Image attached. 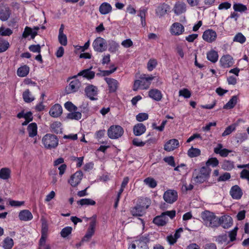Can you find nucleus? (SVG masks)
<instances>
[{
	"label": "nucleus",
	"instance_id": "f257e3e1",
	"mask_svg": "<svg viewBox=\"0 0 249 249\" xmlns=\"http://www.w3.org/2000/svg\"><path fill=\"white\" fill-rule=\"evenodd\" d=\"M155 76L151 74H143L141 75L139 79L134 81L133 89L137 91L139 89L146 90L150 88L151 82Z\"/></svg>",
	"mask_w": 249,
	"mask_h": 249
},
{
	"label": "nucleus",
	"instance_id": "f03ea898",
	"mask_svg": "<svg viewBox=\"0 0 249 249\" xmlns=\"http://www.w3.org/2000/svg\"><path fill=\"white\" fill-rule=\"evenodd\" d=\"M57 137L52 134H47L42 139V143L46 149H52L55 148L58 144Z\"/></svg>",
	"mask_w": 249,
	"mask_h": 249
},
{
	"label": "nucleus",
	"instance_id": "7ed1b4c3",
	"mask_svg": "<svg viewBox=\"0 0 249 249\" xmlns=\"http://www.w3.org/2000/svg\"><path fill=\"white\" fill-rule=\"evenodd\" d=\"M123 128L119 125H112L107 130V136L111 139H118L124 134Z\"/></svg>",
	"mask_w": 249,
	"mask_h": 249
},
{
	"label": "nucleus",
	"instance_id": "20e7f679",
	"mask_svg": "<svg viewBox=\"0 0 249 249\" xmlns=\"http://www.w3.org/2000/svg\"><path fill=\"white\" fill-rule=\"evenodd\" d=\"M217 217L215 214L208 211L203 212V222L204 224L210 227H216V221Z\"/></svg>",
	"mask_w": 249,
	"mask_h": 249
},
{
	"label": "nucleus",
	"instance_id": "39448f33",
	"mask_svg": "<svg viewBox=\"0 0 249 249\" xmlns=\"http://www.w3.org/2000/svg\"><path fill=\"white\" fill-rule=\"evenodd\" d=\"M76 76L69 78L71 80L68 86L65 88V92L67 94H70L77 91L81 86V82L76 78Z\"/></svg>",
	"mask_w": 249,
	"mask_h": 249
},
{
	"label": "nucleus",
	"instance_id": "423d86ee",
	"mask_svg": "<svg viewBox=\"0 0 249 249\" xmlns=\"http://www.w3.org/2000/svg\"><path fill=\"white\" fill-rule=\"evenodd\" d=\"M216 227L221 226L224 229H228L230 228L233 224V220L232 217L227 214L223 215L217 217L216 221Z\"/></svg>",
	"mask_w": 249,
	"mask_h": 249
},
{
	"label": "nucleus",
	"instance_id": "0eeeda50",
	"mask_svg": "<svg viewBox=\"0 0 249 249\" xmlns=\"http://www.w3.org/2000/svg\"><path fill=\"white\" fill-rule=\"evenodd\" d=\"M219 161L216 158H211L206 162V167L203 166V176L208 177L211 172V169L209 166L215 167L218 166Z\"/></svg>",
	"mask_w": 249,
	"mask_h": 249
},
{
	"label": "nucleus",
	"instance_id": "6e6552de",
	"mask_svg": "<svg viewBox=\"0 0 249 249\" xmlns=\"http://www.w3.org/2000/svg\"><path fill=\"white\" fill-rule=\"evenodd\" d=\"M104 80L107 85L108 93L116 92L119 88V82L117 80L110 77H105Z\"/></svg>",
	"mask_w": 249,
	"mask_h": 249
},
{
	"label": "nucleus",
	"instance_id": "1a4fd4ad",
	"mask_svg": "<svg viewBox=\"0 0 249 249\" xmlns=\"http://www.w3.org/2000/svg\"><path fill=\"white\" fill-rule=\"evenodd\" d=\"M178 195L176 191L174 190H168L163 195V199L168 203L172 204L178 199Z\"/></svg>",
	"mask_w": 249,
	"mask_h": 249
},
{
	"label": "nucleus",
	"instance_id": "9d476101",
	"mask_svg": "<svg viewBox=\"0 0 249 249\" xmlns=\"http://www.w3.org/2000/svg\"><path fill=\"white\" fill-rule=\"evenodd\" d=\"M93 47L95 51L102 52L106 50L107 42L102 37H97L93 43Z\"/></svg>",
	"mask_w": 249,
	"mask_h": 249
},
{
	"label": "nucleus",
	"instance_id": "9b49d317",
	"mask_svg": "<svg viewBox=\"0 0 249 249\" xmlns=\"http://www.w3.org/2000/svg\"><path fill=\"white\" fill-rule=\"evenodd\" d=\"M83 176V174L82 172L81 171H78L71 176L68 182L71 186L75 187L81 182Z\"/></svg>",
	"mask_w": 249,
	"mask_h": 249
},
{
	"label": "nucleus",
	"instance_id": "f8f14e48",
	"mask_svg": "<svg viewBox=\"0 0 249 249\" xmlns=\"http://www.w3.org/2000/svg\"><path fill=\"white\" fill-rule=\"evenodd\" d=\"M85 92L86 95L91 100H96V97L98 94L97 88L93 85H88L85 89Z\"/></svg>",
	"mask_w": 249,
	"mask_h": 249
},
{
	"label": "nucleus",
	"instance_id": "ddd939ff",
	"mask_svg": "<svg viewBox=\"0 0 249 249\" xmlns=\"http://www.w3.org/2000/svg\"><path fill=\"white\" fill-rule=\"evenodd\" d=\"M221 66L224 68H228L233 66L234 60L230 54L223 55L220 59Z\"/></svg>",
	"mask_w": 249,
	"mask_h": 249
},
{
	"label": "nucleus",
	"instance_id": "4468645a",
	"mask_svg": "<svg viewBox=\"0 0 249 249\" xmlns=\"http://www.w3.org/2000/svg\"><path fill=\"white\" fill-rule=\"evenodd\" d=\"M184 31V26L179 22H175L171 26L170 31L174 36L181 35Z\"/></svg>",
	"mask_w": 249,
	"mask_h": 249
},
{
	"label": "nucleus",
	"instance_id": "2eb2a0df",
	"mask_svg": "<svg viewBox=\"0 0 249 249\" xmlns=\"http://www.w3.org/2000/svg\"><path fill=\"white\" fill-rule=\"evenodd\" d=\"M216 37V32L212 29H208L203 32V39L209 43L215 41Z\"/></svg>",
	"mask_w": 249,
	"mask_h": 249
},
{
	"label": "nucleus",
	"instance_id": "dca6fc26",
	"mask_svg": "<svg viewBox=\"0 0 249 249\" xmlns=\"http://www.w3.org/2000/svg\"><path fill=\"white\" fill-rule=\"evenodd\" d=\"M95 226L96 221L95 220L90 222L87 233L83 239V241H88L91 238L95 232Z\"/></svg>",
	"mask_w": 249,
	"mask_h": 249
},
{
	"label": "nucleus",
	"instance_id": "f3484780",
	"mask_svg": "<svg viewBox=\"0 0 249 249\" xmlns=\"http://www.w3.org/2000/svg\"><path fill=\"white\" fill-rule=\"evenodd\" d=\"M63 109L60 105L55 104L50 109L49 114L53 117L57 118L61 115Z\"/></svg>",
	"mask_w": 249,
	"mask_h": 249
},
{
	"label": "nucleus",
	"instance_id": "a211bd4d",
	"mask_svg": "<svg viewBox=\"0 0 249 249\" xmlns=\"http://www.w3.org/2000/svg\"><path fill=\"white\" fill-rule=\"evenodd\" d=\"M179 146V142L178 140L173 139L167 141L164 146V149L168 152L173 151Z\"/></svg>",
	"mask_w": 249,
	"mask_h": 249
},
{
	"label": "nucleus",
	"instance_id": "6ab92c4d",
	"mask_svg": "<svg viewBox=\"0 0 249 249\" xmlns=\"http://www.w3.org/2000/svg\"><path fill=\"white\" fill-rule=\"evenodd\" d=\"M128 249H148V248L144 241L138 239L131 243Z\"/></svg>",
	"mask_w": 249,
	"mask_h": 249
},
{
	"label": "nucleus",
	"instance_id": "aec40b11",
	"mask_svg": "<svg viewBox=\"0 0 249 249\" xmlns=\"http://www.w3.org/2000/svg\"><path fill=\"white\" fill-rule=\"evenodd\" d=\"M10 15L11 11L9 7L0 5V19L6 21L9 18Z\"/></svg>",
	"mask_w": 249,
	"mask_h": 249
},
{
	"label": "nucleus",
	"instance_id": "412c9836",
	"mask_svg": "<svg viewBox=\"0 0 249 249\" xmlns=\"http://www.w3.org/2000/svg\"><path fill=\"white\" fill-rule=\"evenodd\" d=\"M230 194L233 199H239L243 195L241 189L238 185L233 186L230 191Z\"/></svg>",
	"mask_w": 249,
	"mask_h": 249
},
{
	"label": "nucleus",
	"instance_id": "4be33fe9",
	"mask_svg": "<svg viewBox=\"0 0 249 249\" xmlns=\"http://www.w3.org/2000/svg\"><path fill=\"white\" fill-rule=\"evenodd\" d=\"M148 96L149 97L156 101H160L162 98L161 92L156 89H151L148 91Z\"/></svg>",
	"mask_w": 249,
	"mask_h": 249
},
{
	"label": "nucleus",
	"instance_id": "5701e85b",
	"mask_svg": "<svg viewBox=\"0 0 249 249\" xmlns=\"http://www.w3.org/2000/svg\"><path fill=\"white\" fill-rule=\"evenodd\" d=\"M222 144H218L217 146L214 148V152L216 154H219L222 157H226L231 152V151L226 148L222 149Z\"/></svg>",
	"mask_w": 249,
	"mask_h": 249
},
{
	"label": "nucleus",
	"instance_id": "b1692460",
	"mask_svg": "<svg viewBox=\"0 0 249 249\" xmlns=\"http://www.w3.org/2000/svg\"><path fill=\"white\" fill-rule=\"evenodd\" d=\"M173 10L177 15H180L186 11V4L182 1H178L175 4Z\"/></svg>",
	"mask_w": 249,
	"mask_h": 249
},
{
	"label": "nucleus",
	"instance_id": "393cba45",
	"mask_svg": "<svg viewBox=\"0 0 249 249\" xmlns=\"http://www.w3.org/2000/svg\"><path fill=\"white\" fill-rule=\"evenodd\" d=\"M19 218L21 221H29L33 219V216L32 213L28 210L21 211L18 215Z\"/></svg>",
	"mask_w": 249,
	"mask_h": 249
},
{
	"label": "nucleus",
	"instance_id": "a878e982",
	"mask_svg": "<svg viewBox=\"0 0 249 249\" xmlns=\"http://www.w3.org/2000/svg\"><path fill=\"white\" fill-rule=\"evenodd\" d=\"M151 204V200L147 197H141L137 200V205L141 207L143 210L147 209Z\"/></svg>",
	"mask_w": 249,
	"mask_h": 249
},
{
	"label": "nucleus",
	"instance_id": "bb28decb",
	"mask_svg": "<svg viewBox=\"0 0 249 249\" xmlns=\"http://www.w3.org/2000/svg\"><path fill=\"white\" fill-rule=\"evenodd\" d=\"M145 131L146 127L142 123L137 124L134 126L133 133L135 136H140L143 134Z\"/></svg>",
	"mask_w": 249,
	"mask_h": 249
},
{
	"label": "nucleus",
	"instance_id": "cd10ccee",
	"mask_svg": "<svg viewBox=\"0 0 249 249\" xmlns=\"http://www.w3.org/2000/svg\"><path fill=\"white\" fill-rule=\"evenodd\" d=\"M167 220L166 217L162 215L161 213L160 215L156 216L154 218L153 222L158 226H163L166 224Z\"/></svg>",
	"mask_w": 249,
	"mask_h": 249
},
{
	"label": "nucleus",
	"instance_id": "c85d7f7f",
	"mask_svg": "<svg viewBox=\"0 0 249 249\" xmlns=\"http://www.w3.org/2000/svg\"><path fill=\"white\" fill-rule=\"evenodd\" d=\"M90 69L84 70L79 72L77 76H83L84 77L89 79H92L95 77V72L91 71Z\"/></svg>",
	"mask_w": 249,
	"mask_h": 249
},
{
	"label": "nucleus",
	"instance_id": "c756f323",
	"mask_svg": "<svg viewBox=\"0 0 249 249\" xmlns=\"http://www.w3.org/2000/svg\"><path fill=\"white\" fill-rule=\"evenodd\" d=\"M193 178L196 183H201L202 180V168L196 169L194 170Z\"/></svg>",
	"mask_w": 249,
	"mask_h": 249
},
{
	"label": "nucleus",
	"instance_id": "7c9ffc66",
	"mask_svg": "<svg viewBox=\"0 0 249 249\" xmlns=\"http://www.w3.org/2000/svg\"><path fill=\"white\" fill-rule=\"evenodd\" d=\"M27 129L30 137H34L37 134V126L36 123L30 124Z\"/></svg>",
	"mask_w": 249,
	"mask_h": 249
},
{
	"label": "nucleus",
	"instance_id": "2f4dec72",
	"mask_svg": "<svg viewBox=\"0 0 249 249\" xmlns=\"http://www.w3.org/2000/svg\"><path fill=\"white\" fill-rule=\"evenodd\" d=\"M131 214L134 216H142L145 213V211L141 207L136 205L131 208L130 210Z\"/></svg>",
	"mask_w": 249,
	"mask_h": 249
},
{
	"label": "nucleus",
	"instance_id": "473e14b6",
	"mask_svg": "<svg viewBox=\"0 0 249 249\" xmlns=\"http://www.w3.org/2000/svg\"><path fill=\"white\" fill-rule=\"evenodd\" d=\"M29 71L30 68L27 65H24L18 68L17 73L19 77H23L29 74Z\"/></svg>",
	"mask_w": 249,
	"mask_h": 249
},
{
	"label": "nucleus",
	"instance_id": "72a5a7b5",
	"mask_svg": "<svg viewBox=\"0 0 249 249\" xmlns=\"http://www.w3.org/2000/svg\"><path fill=\"white\" fill-rule=\"evenodd\" d=\"M112 10V7L110 4L107 2H104L99 7L100 12L103 15L107 14L110 13Z\"/></svg>",
	"mask_w": 249,
	"mask_h": 249
},
{
	"label": "nucleus",
	"instance_id": "f704fd0d",
	"mask_svg": "<svg viewBox=\"0 0 249 249\" xmlns=\"http://www.w3.org/2000/svg\"><path fill=\"white\" fill-rule=\"evenodd\" d=\"M169 8V6L165 3H162L160 5L156 11V14L160 17H162L164 15L167 11V10Z\"/></svg>",
	"mask_w": 249,
	"mask_h": 249
},
{
	"label": "nucleus",
	"instance_id": "c9c22d12",
	"mask_svg": "<svg viewBox=\"0 0 249 249\" xmlns=\"http://www.w3.org/2000/svg\"><path fill=\"white\" fill-rule=\"evenodd\" d=\"M208 59L213 63L216 62L218 59V54L216 51L211 50L207 53Z\"/></svg>",
	"mask_w": 249,
	"mask_h": 249
},
{
	"label": "nucleus",
	"instance_id": "e433bc0d",
	"mask_svg": "<svg viewBox=\"0 0 249 249\" xmlns=\"http://www.w3.org/2000/svg\"><path fill=\"white\" fill-rule=\"evenodd\" d=\"M14 244V243L13 240L11 238L7 237L3 241L2 247L4 249H11L13 248Z\"/></svg>",
	"mask_w": 249,
	"mask_h": 249
},
{
	"label": "nucleus",
	"instance_id": "4c0bfd02",
	"mask_svg": "<svg viewBox=\"0 0 249 249\" xmlns=\"http://www.w3.org/2000/svg\"><path fill=\"white\" fill-rule=\"evenodd\" d=\"M11 170L8 168H2L0 170V178L7 179L10 178Z\"/></svg>",
	"mask_w": 249,
	"mask_h": 249
},
{
	"label": "nucleus",
	"instance_id": "58836bf2",
	"mask_svg": "<svg viewBox=\"0 0 249 249\" xmlns=\"http://www.w3.org/2000/svg\"><path fill=\"white\" fill-rule=\"evenodd\" d=\"M221 167L224 170L230 171L234 168V163L233 161L225 160L222 162Z\"/></svg>",
	"mask_w": 249,
	"mask_h": 249
},
{
	"label": "nucleus",
	"instance_id": "ea45409f",
	"mask_svg": "<svg viewBox=\"0 0 249 249\" xmlns=\"http://www.w3.org/2000/svg\"><path fill=\"white\" fill-rule=\"evenodd\" d=\"M61 123L60 122L56 121L53 123L50 126L52 131L58 133L61 132Z\"/></svg>",
	"mask_w": 249,
	"mask_h": 249
},
{
	"label": "nucleus",
	"instance_id": "a19ab883",
	"mask_svg": "<svg viewBox=\"0 0 249 249\" xmlns=\"http://www.w3.org/2000/svg\"><path fill=\"white\" fill-rule=\"evenodd\" d=\"M237 98L236 96H232L229 102L224 105L223 108L224 109H231L233 108L237 103Z\"/></svg>",
	"mask_w": 249,
	"mask_h": 249
},
{
	"label": "nucleus",
	"instance_id": "79ce46f5",
	"mask_svg": "<svg viewBox=\"0 0 249 249\" xmlns=\"http://www.w3.org/2000/svg\"><path fill=\"white\" fill-rule=\"evenodd\" d=\"M144 183L151 188H155L157 185L156 180L151 177L145 178L143 180Z\"/></svg>",
	"mask_w": 249,
	"mask_h": 249
},
{
	"label": "nucleus",
	"instance_id": "37998d69",
	"mask_svg": "<svg viewBox=\"0 0 249 249\" xmlns=\"http://www.w3.org/2000/svg\"><path fill=\"white\" fill-rule=\"evenodd\" d=\"M82 117V114L78 111H72L67 114V118L68 119L78 120Z\"/></svg>",
	"mask_w": 249,
	"mask_h": 249
},
{
	"label": "nucleus",
	"instance_id": "c03bdc74",
	"mask_svg": "<svg viewBox=\"0 0 249 249\" xmlns=\"http://www.w3.org/2000/svg\"><path fill=\"white\" fill-rule=\"evenodd\" d=\"M187 154L190 158L196 157L200 155L201 151L199 149L192 147L188 150Z\"/></svg>",
	"mask_w": 249,
	"mask_h": 249
},
{
	"label": "nucleus",
	"instance_id": "a18cd8bd",
	"mask_svg": "<svg viewBox=\"0 0 249 249\" xmlns=\"http://www.w3.org/2000/svg\"><path fill=\"white\" fill-rule=\"evenodd\" d=\"M77 204L81 206L83 205H95L96 202L94 200L90 198H84L77 201Z\"/></svg>",
	"mask_w": 249,
	"mask_h": 249
},
{
	"label": "nucleus",
	"instance_id": "49530a36",
	"mask_svg": "<svg viewBox=\"0 0 249 249\" xmlns=\"http://www.w3.org/2000/svg\"><path fill=\"white\" fill-rule=\"evenodd\" d=\"M157 65V60L155 58H151L149 60L147 64V70L149 71H151L156 67Z\"/></svg>",
	"mask_w": 249,
	"mask_h": 249
},
{
	"label": "nucleus",
	"instance_id": "de8ad7c7",
	"mask_svg": "<svg viewBox=\"0 0 249 249\" xmlns=\"http://www.w3.org/2000/svg\"><path fill=\"white\" fill-rule=\"evenodd\" d=\"M233 8L235 12H239L240 13L244 12L247 10V6L240 3H234Z\"/></svg>",
	"mask_w": 249,
	"mask_h": 249
},
{
	"label": "nucleus",
	"instance_id": "09e8293b",
	"mask_svg": "<svg viewBox=\"0 0 249 249\" xmlns=\"http://www.w3.org/2000/svg\"><path fill=\"white\" fill-rule=\"evenodd\" d=\"M236 129V125L235 124H232L228 126L225 130V131L222 134L223 137L227 136L231 134Z\"/></svg>",
	"mask_w": 249,
	"mask_h": 249
},
{
	"label": "nucleus",
	"instance_id": "8fccbe9b",
	"mask_svg": "<svg viewBox=\"0 0 249 249\" xmlns=\"http://www.w3.org/2000/svg\"><path fill=\"white\" fill-rule=\"evenodd\" d=\"M23 98L24 101L27 103H30L34 100V98L31 97V95L29 89L26 90L23 92Z\"/></svg>",
	"mask_w": 249,
	"mask_h": 249
},
{
	"label": "nucleus",
	"instance_id": "3c124183",
	"mask_svg": "<svg viewBox=\"0 0 249 249\" xmlns=\"http://www.w3.org/2000/svg\"><path fill=\"white\" fill-rule=\"evenodd\" d=\"M246 40L245 36L241 33L237 34L234 37L233 41L239 42L241 44L244 43Z\"/></svg>",
	"mask_w": 249,
	"mask_h": 249
},
{
	"label": "nucleus",
	"instance_id": "603ef678",
	"mask_svg": "<svg viewBox=\"0 0 249 249\" xmlns=\"http://www.w3.org/2000/svg\"><path fill=\"white\" fill-rule=\"evenodd\" d=\"M9 43L7 41H0V53L6 51L9 47Z\"/></svg>",
	"mask_w": 249,
	"mask_h": 249
},
{
	"label": "nucleus",
	"instance_id": "864d4df0",
	"mask_svg": "<svg viewBox=\"0 0 249 249\" xmlns=\"http://www.w3.org/2000/svg\"><path fill=\"white\" fill-rule=\"evenodd\" d=\"M72 228L71 227H67L63 228L61 232V236L64 238L67 237L71 233Z\"/></svg>",
	"mask_w": 249,
	"mask_h": 249
},
{
	"label": "nucleus",
	"instance_id": "5fc2aeb1",
	"mask_svg": "<svg viewBox=\"0 0 249 249\" xmlns=\"http://www.w3.org/2000/svg\"><path fill=\"white\" fill-rule=\"evenodd\" d=\"M179 96H181L185 98H189L191 96V91L187 89H183L179 91Z\"/></svg>",
	"mask_w": 249,
	"mask_h": 249
},
{
	"label": "nucleus",
	"instance_id": "6e6d98bb",
	"mask_svg": "<svg viewBox=\"0 0 249 249\" xmlns=\"http://www.w3.org/2000/svg\"><path fill=\"white\" fill-rule=\"evenodd\" d=\"M146 10L145 9H140L139 11V16L141 18L142 24L143 26L146 25L145 22V16H146Z\"/></svg>",
	"mask_w": 249,
	"mask_h": 249
},
{
	"label": "nucleus",
	"instance_id": "4d7b16f0",
	"mask_svg": "<svg viewBox=\"0 0 249 249\" xmlns=\"http://www.w3.org/2000/svg\"><path fill=\"white\" fill-rule=\"evenodd\" d=\"M65 107L70 112L76 111L77 107L71 102H67L64 105Z\"/></svg>",
	"mask_w": 249,
	"mask_h": 249
},
{
	"label": "nucleus",
	"instance_id": "13d9d810",
	"mask_svg": "<svg viewBox=\"0 0 249 249\" xmlns=\"http://www.w3.org/2000/svg\"><path fill=\"white\" fill-rule=\"evenodd\" d=\"M48 227L47 222L45 220L42 221L41 226V235L48 236Z\"/></svg>",
	"mask_w": 249,
	"mask_h": 249
},
{
	"label": "nucleus",
	"instance_id": "bf43d9fd",
	"mask_svg": "<svg viewBox=\"0 0 249 249\" xmlns=\"http://www.w3.org/2000/svg\"><path fill=\"white\" fill-rule=\"evenodd\" d=\"M231 178V176L230 173L225 172L223 174L221 175L219 177L217 178V181H225L230 179Z\"/></svg>",
	"mask_w": 249,
	"mask_h": 249
},
{
	"label": "nucleus",
	"instance_id": "052dcab7",
	"mask_svg": "<svg viewBox=\"0 0 249 249\" xmlns=\"http://www.w3.org/2000/svg\"><path fill=\"white\" fill-rule=\"evenodd\" d=\"M163 160L168 163V165L172 166V167H175L176 166V163L174 160V158L173 156H169V157H165L163 159Z\"/></svg>",
	"mask_w": 249,
	"mask_h": 249
},
{
	"label": "nucleus",
	"instance_id": "680f3d73",
	"mask_svg": "<svg viewBox=\"0 0 249 249\" xmlns=\"http://www.w3.org/2000/svg\"><path fill=\"white\" fill-rule=\"evenodd\" d=\"M58 40L59 43L63 45L66 46L67 44V38L65 34H60L58 36Z\"/></svg>",
	"mask_w": 249,
	"mask_h": 249
},
{
	"label": "nucleus",
	"instance_id": "e2e57ef3",
	"mask_svg": "<svg viewBox=\"0 0 249 249\" xmlns=\"http://www.w3.org/2000/svg\"><path fill=\"white\" fill-rule=\"evenodd\" d=\"M148 118V115L145 113H141L136 116V119L139 122L146 120Z\"/></svg>",
	"mask_w": 249,
	"mask_h": 249
},
{
	"label": "nucleus",
	"instance_id": "0e129e2a",
	"mask_svg": "<svg viewBox=\"0 0 249 249\" xmlns=\"http://www.w3.org/2000/svg\"><path fill=\"white\" fill-rule=\"evenodd\" d=\"M29 49L30 51L34 53H39L41 52V47L39 45H32L29 46Z\"/></svg>",
	"mask_w": 249,
	"mask_h": 249
},
{
	"label": "nucleus",
	"instance_id": "69168bd1",
	"mask_svg": "<svg viewBox=\"0 0 249 249\" xmlns=\"http://www.w3.org/2000/svg\"><path fill=\"white\" fill-rule=\"evenodd\" d=\"M132 144L136 146H143L145 144V142L140 141L138 138H134L132 140Z\"/></svg>",
	"mask_w": 249,
	"mask_h": 249
},
{
	"label": "nucleus",
	"instance_id": "338daca9",
	"mask_svg": "<svg viewBox=\"0 0 249 249\" xmlns=\"http://www.w3.org/2000/svg\"><path fill=\"white\" fill-rule=\"evenodd\" d=\"M237 230L238 228L236 227L229 233V237L231 241H233L235 240Z\"/></svg>",
	"mask_w": 249,
	"mask_h": 249
},
{
	"label": "nucleus",
	"instance_id": "774afa93",
	"mask_svg": "<svg viewBox=\"0 0 249 249\" xmlns=\"http://www.w3.org/2000/svg\"><path fill=\"white\" fill-rule=\"evenodd\" d=\"M32 33V30L30 27L26 26L22 34L23 38H27L29 36L31 35Z\"/></svg>",
	"mask_w": 249,
	"mask_h": 249
}]
</instances>
